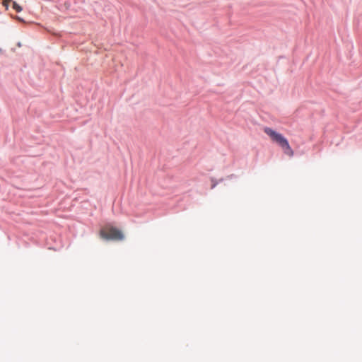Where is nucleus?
<instances>
[{"instance_id": "1", "label": "nucleus", "mask_w": 362, "mask_h": 362, "mask_svg": "<svg viewBox=\"0 0 362 362\" xmlns=\"http://www.w3.org/2000/svg\"><path fill=\"white\" fill-rule=\"evenodd\" d=\"M264 132L270 137L273 142L276 143L283 150L284 153L292 157L294 154L293 149L288 144V140L281 134L269 127H265Z\"/></svg>"}, {"instance_id": "2", "label": "nucleus", "mask_w": 362, "mask_h": 362, "mask_svg": "<svg viewBox=\"0 0 362 362\" xmlns=\"http://www.w3.org/2000/svg\"><path fill=\"white\" fill-rule=\"evenodd\" d=\"M100 237L106 240H122L124 235L121 230L115 227H105L100 230Z\"/></svg>"}, {"instance_id": "3", "label": "nucleus", "mask_w": 362, "mask_h": 362, "mask_svg": "<svg viewBox=\"0 0 362 362\" xmlns=\"http://www.w3.org/2000/svg\"><path fill=\"white\" fill-rule=\"evenodd\" d=\"M13 8L17 12H21L22 11V7L15 1L13 2Z\"/></svg>"}, {"instance_id": "4", "label": "nucleus", "mask_w": 362, "mask_h": 362, "mask_svg": "<svg viewBox=\"0 0 362 362\" xmlns=\"http://www.w3.org/2000/svg\"><path fill=\"white\" fill-rule=\"evenodd\" d=\"M12 1V0H3V5L6 7V9H8L9 4Z\"/></svg>"}]
</instances>
